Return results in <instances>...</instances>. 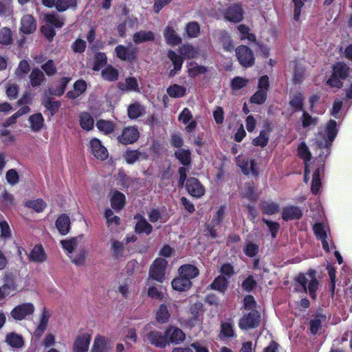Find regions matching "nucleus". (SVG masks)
I'll list each match as a JSON object with an SVG mask.
<instances>
[{
  "instance_id": "f257e3e1",
  "label": "nucleus",
  "mask_w": 352,
  "mask_h": 352,
  "mask_svg": "<svg viewBox=\"0 0 352 352\" xmlns=\"http://www.w3.org/2000/svg\"><path fill=\"white\" fill-rule=\"evenodd\" d=\"M82 243V236H78L60 242L63 248L67 252L71 261L78 266L85 265L86 258L89 254L88 250L81 248Z\"/></svg>"
},
{
  "instance_id": "f03ea898",
  "label": "nucleus",
  "mask_w": 352,
  "mask_h": 352,
  "mask_svg": "<svg viewBox=\"0 0 352 352\" xmlns=\"http://www.w3.org/2000/svg\"><path fill=\"white\" fill-rule=\"evenodd\" d=\"M297 282L302 286L304 292H307L308 291L312 298H316V291L318 287V282L315 276L314 271L299 274L297 277Z\"/></svg>"
},
{
  "instance_id": "7ed1b4c3",
  "label": "nucleus",
  "mask_w": 352,
  "mask_h": 352,
  "mask_svg": "<svg viewBox=\"0 0 352 352\" xmlns=\"http://www.w3.org/2000/svg\"><path fill=\"white\" fill-rule=\"evenodd\" d=\"M336 122L330 120L326 125L324 129L321 131L322 140H318L317 144L320 148H328L335 139L337 135Z\"/></svg>"
},
{
  "instance_id": "20e7f679",
  "label": "nucleus",
  "mask_w": 352,
  "mask_h": 352,
  "mask_svg": "<svg viewBox=\"0 0 352 352\" xmlns=\"http://www.w3.org/2000/svg\"><path fill=\"white\" fill-rule=\"evenodd\" d=\"M167 261L161 258H156L151 266L149 276L151 278L162 283L164 279Z\"/></svg>"
},
{
  "instance_id": "39448f33",
  "label": "nucleus",
  "mask_w": 352,
  "mask_h": 352,
  "mask_svg": "<svg viewBox=\"0 0 352 352\" xmlns=\"http://www.w3.org/2000/svg\"><path fill=\"white\" fill-rule=\"evenodd\" d=\"M34 306L32 303L25 302L15 307L10 312L12 318L16 320H22L33 314Z\"/></svg>"
},
{
  "instance_id": "423d86ee",
  "label": "nucleus",
  "mask_w": 352,
  "mask_h": 352,
  "mask_svg": "<svg viewBox=\"0 0 352 352\" xmlns=\"http://www.w3.org/2000/svg\"><path fill=\"white\" fill-rule=\"evenodd\" d=\"M235 52L238 60L241 65L248 67L254 64V58L253 53L247 46H239Z\"/></svg>"
},
{
  "instance_id": "0eeeda50",
  "label": "nucleus",
  "mask_w": 352,
  "mask_h": 352,
  "mask_svg": "<svg viewBox=\"0 0 352 352\" xmlns=\"http://www.w3.org/2000/svg\"><path fill=\"white\" fill-rule=\"evenodd\" d=\"M224 18L229 21L236 23L243 18V10L239 4L230 5L223 12Z\"/></svg>"
},
{
  "instance_id": "6e6552de",
  "label": "nucleus",
  "mask_w": 352,
  "mask_h": 352,
  "mask_svg": "<svg viewBox=\"0 0 352 352\" xmlns=\"http://www.w3.org/2000/svg\"><path fill=\"white\" fill-rule=\"evenodd\" d=\"M89 148L91 153L96 158L100 160H104L107 158L109 153L107 149L102 144L97 138H93L89 142Z\"/></svg>"
},
{
  "instance_id": "1a4fd4ad",
  "label": "nucleus",
  "mask_w": 352,
  "mask_h": 352,
  "mask_svg": "<svg viewBox=\"0 0 352 352\" xmlns=\"http://www.w3.org/2000/svg\"><path fill=\"white\" fill-rule=\"evenodd\" d=\"M139 138V132L135 127L129 126L123 129L122 135L118 137L119 142L129 144L135 142Z\"/></svg>"
},
{
  "instance_id": "9d476101",
  "label": "nucleus",
  "mask_w": 352,
  "mask_h": 352,
  "mask_svg": "<svg viewBox=\"0 0 352 352\" xmlns=\"http://www.w3.org/2000/svg\"><path fill=\"white\" fill-rule=\"evenodd\" d=\"M166 337L168 338V345L170 343L179 344L185 340V334L182 329L177 327L170 326L165 331Z\"/></svg>"
},
{
  "instance_id": "9b49d317",
  "label": "nucleus",
  "mask_w": 352,
  "mask_h": 352,
  "mask_svg": "<svg viewBox=\"0 0 352 352\" xmlns=\"http://www.w3.org/2000/svg\"><path fill=\"white\" fill-rule=\"evenodd\" d=\"M147 340L157 347L165 348L168 345V338L166 337V333L157 331H153L149 332L146 336Z\"/></svg>"
},
{
  "instance_id": "f8f14e48",
  "label": "nucleus",
  "mask_w": 352,
  "mask_h": 352,
  "mask_svg": "<svg viewBox=\"0 0 352 352\" xmlns=\"http://www.w3.org/2000/svg\"><path fill=\"white\" fill-rule=\"evenodd\" d=\"M236 164L241 167L242 171L245 175H251L256 176L258 175V170L254 160H248L243 157H238L236 159Z\"/></svg>"
},
{
  "instance_id": "ddd939ff",
  "label": "nucleus",
  "mask_w": 352,
  "mask_h": 352,
  "mask_svg": "<svg viewBox=\"0 0 352 352\" xmlns=\"http://www.w3.org/2000/svg\"><path fill=\"white\" fill-rule=\"evenodd\" d=\"M259 315L256 311H251L248 315L244 316L239 322L241 329H248L256 327L259 322Z\"/></svg>"
},
{
  "instance_id": "4468645a",
  "label": "nucleus",
  "mask_w": 352,
  "mask_h": 352,
  "mask_svg": "<svg viewBox=\"0 0 352 352\" xmlns=\"http://www.w3.org/2000/svg\"><path fill=\"white\" fill-rule=\"evenodd\" d=\"M19 291L16 281L10 277H7L3 285L0 287V298L14 296Z\"/></svg>"
},
{
  "instance_id": "2eb2a0df",
  "label": "nucleus",
  "mask_w": 352,
  "mask_h": 352,
  "mask_svg": "<svg viewBox=\"0 0 352 352\" xmlns=\"http://www.w3.org/2000/svg\"><path fill=\"white\" fill-rule=\"evenodd\" d=\"M186 188L190 195L196 197H201L205 192L204 188L199 181L194 177H190L187 179Z\"/></svg>"
},
{
  "instance_id": "dca6fc26",
  "label": "nucleus",
  "mask_w": 352,
  "mask_h": 352,
  "mask_svg": "<svg viewBox=\"0 0 352 352\" xmlns=\"http://www.w3.org/2000/svg\"><path fill=\"white\" fill-rule=\"evenodd\" d=\"M91 340L89 334L84 333L76 338L74 341L73 350L74 352H87Z\"/></svg>"
},
{
  "instance_id": "f3484780",
  "label": "nucleus",
  "mask_w": 352,
  "mask_h": 352,
  "mask_svg": "<svg viewBox=\"0 0 352 352\" xmlns=\"http://www.w3.org/2000/svg\"><path fill=\"white\" fill-rule=\"evenodd\" d=\"M175 307L173 303H168L167 305L162 304L156 311L155 318L158 322L165 323L167 322L170 317L169 309Z\"/></svg>"
},
{
  "instance_id": "a211bd4d",
  "label": "nucleus",
  "mask_w": 352,
  "mask_h": 352,
  "mask_svg": "<svg viewBox=\"0 0 352 352\" xmlns=\"http://www.w3.org/2000/svg\"><path fill=\"white\" fill-rule=\"evenodd\" d=\"M314 231L317 237L322 241L323 248L329 251V244L326 239L327 233L329 232V228L322 223H316L314 226Z\"/></svg>"
},
{
  "instance_id": "6ab92c4d",
  "label": "nucleus",
  "mask_w": 352,
  "mask_h": 352,
  "mask_svg": "<svg viewBox=\"0 0 352 352\" xmlns=\"http://www.w3.org/2000/svg\"><path fill=\"white\" fill-rule=\"evenodd\" d=\"M36 23L30 14L24 15L21 20V31L25 34H31L36 30Z\"/></svg>"
},
{
  "instance_id": "aec40b11",
  "label": "nucleus",
  "mask_w": 352,
  "mask_h": 352,
  "mask_svg": "<svg viewBox=\"0 0 352 352\" xmlns=\"http://www.w3.org/2000/svg\"><path fill=\"white\" fill-rule=\"evenodd\" d=\"M171 285L173 289L178 292H184L188 290L191 287L192 283L186 278L182 277L179 274L178 277L172 280Z\"/></svg>"
},
{
  "instance_id": "412c9836",
  "label": "nucleus",
  "mask_w": 352,
  "mask_h": 352,
  "mask_svg": "<svg viewBox=\"0 0 352 352\" xmlns=\"http://www.w3.org/2000/svg\"><path fill=\"white\" fill-rule=\"evenodd\" d=\"M115 52L117 56L121 60H131L134 58L135 56V49L121 45L116 47Z\"/></svg>"
},
{
  "instance_id": "4be33fe9",
  "label": "nucleus",
  "mask_w": 352,
  "mask_h": 352,
  "mask_svg": "<svg viewBox=\"0 0 352 352\" xmlns=\"http://www.w3.org/2000/svg\"><path fill=\"white\" fill-rule=\"evenodd\" d=\"M168 57L174 65V69L170 70L169 72V76L172 77L181 70L183 65V58L173 50L168 51Z\"/></svg>"
},
{
  "instance_id": "5701e85b",
  "label": "nucleus",
  "mask_w": 352,
  "mask_h": 352,
  "mask_svg": "<svg viewBox=\"0 0 352 352\" xmlns=\"http://www.w3.org/2000/svg\"><path fill=\"white\" fill-rule=\"evenodd\" d=\"M124 158L129 164H133L140 160H146L147 155L137 150H127L124 154Z\"/></svg>"
},
{
  "instance_id": "b1692460",
  "label": "nucleus",
  "mask_w": 352,
  "mask_h": 352,
  "mask_svg": "<svg viewBox=\"0 0 352 352\" xmlns=\"http://www.w3.org/2000/svg\"><path fill=\"white\" fill-rule=\"evenodd\" d=\"M302 215L301 210L296 206H287L283 208L282 217L288 221L294 219H300Z\"/></svg>"
},
{
  "instance_id": "393cba45",
  "label": "nucleus",
  "mask_w": 352,
  "mask_h": 352,
  "mask_svg": "<svg viewBox=\"0 0 352 352\" xmlns=\"http://www.w3.org/2000/svg\"><path fill=\"white\" fill-rule=\"evenodd\" d=\"M178 273L182 277L186 278L191 281L192 278L199 274V270L192 265H184L179 268Z\"/></svg>"
},
{
  "instance_id": "a878e982",
  "label": "nucleus",
  "mask_w": 352,
  "mask_h": 352,
  "mask_svg": "<svg viewBox=\"0 0 352 352\" xmlns=\"http://www.w3.org/2000/svg\"><path fill=\"white\" fill-rule=\"evenodd\" d=\"M118 88L124 91H135L138 92L139 85L137 80L133 77H129L125 79L124 82L118 83Z\"/></svg>"
},
{
  "instance_id": "bb28decb",
  "label": "nucleus",
  "mask_w": 352,
  "mask_h": 352,
  "mask_svg": "<svg viewBox=\"0 0 352 352\" xmlns=\"http://www.w3.org/2000/svg\"><path fill=\"white\" fill-rule=\"evenodd\" d=\"M56 226L61 234H67L70 228L69 217L65 214L60 215L56 221Z\"/></svg>"
},
{
  "instance_id": "cd10ccee",
  "label": "nucleus",
  "mask_w": 352,
  "mask_h": 352,
  "mask_svg": "<svg viewBox=\"0 0 352 352\" xmlns=\"http://www.w3.org/2000/svg\"><path fill=\"white\" fill-rule=\"evenodd\" d=\"M164 36L168 45L173 46L181 42V38L177 35L175 30L170 26H167L164 30Z\"/></svg>"
},
{
  "instance_id": "c85d7f7f",
  "label": "nucleus",
  "mask_w": 352,
  "mask_h": 352,
  "mask_svg": "<svg viewBox=\"0 0 352 352\" xmlns=\"http://www.w3.org/2000/svg\"><path fill=\"white\" fill-rule=\"evenodd\" d=\"M110 351L111 347L103 337L100 336L96 337L92 347V352H109Z\"/></svg>"
},
{
  "instance_id": "c756f323",
  "label": "nucleus",
  "mask_w": 352,
  "mask_h": 352,
  "mask_svg": "<svg viewBox=\"0 0 352 352\" xmlns=\"http://www.w3.org/2000/svg\"><path fill=\"white\" fill-rule=\"evenodd\" d=\"M228 285V280L226 276L220 275L217 276L214 281L211 283L210 287L212 289L217 290L221 293H224Z\"/></svg>"
},
{
  "instance_id": "7c9ffc66",
  "label": "nucleus",
  "mask_w": 352,
  "mask_h": 352,
  "mask_svg": "<svg viewBox=\"0 0 352 352\" xmlns=\"http://www.w3.org/2000/svg\"><path fill=\"white\" fill-rule=\"evenodd\" d=\"M29 258L33 262H43L46 259V256L43 247L35 245L30 253Z\"/></svg>"
},
{
  "instance_id": "2f4dec72",
  "label": "nucleus",
  "mask_w": 352,
  "mask_h": 352,
  "mask_svg": "<svg viewBox=\"0 0 352 352\" xmlns=\"http://www.w3.org/2000/svg\"><path fill=\"white\" fill-rule=\"evenodd\" d=\"M111 204L113 209L120 210L125 204V196L124 194L115 191L111 197Z\"/></svg>"
},
{
  "instance_id": "473e14b6",
  "label": "nucleus",
  "mask_w": 352,
  "mask_h": 352,
  "mask_svg": "<svg viewBox=\"0 0 352 352\" xmlns=\"http://www.w3.org/2000/svg\"><path fill=\"white\" fill-rule=\"evenodd\" d=\"M50 318V311H47L46 309H43L40 322L35 331V333L38 336H41L47 329Z\"/></svg>"
},
{
  "instance_id": "72a5a7b5",
  "label": "nucleus",
  "mask_w": 352,
  "mask_h": 352,
  "mask_svg": "<svg viewBox=\"0 0 352 352\" xmlns=\"http://www.w3.org/2000/svg\"><path fill=\"white\" fill-rule=\"evenodd\" d=\"M138 221L135 225V230L138 233H145L149 234L152 230V226L142 217H136Z\"/></svg>"
},
{
  "instance_id": "f704fd0d",
  "label": "nucleus",
  "mask_w": 352,
  "mask_h": 352,
  "mask_svg": "<svg viewBox=\"0 0 352 352\" xmlns=\"http://www.w3.org/2000/svg\"><path fill=\"white\" fill-rule=\"evenodd\" d=\"M155 38V34L151 31H140L133 34V40L135 43H141Z\"/></svg>"
},
{
  "instance_id": "c9c22d12",
  "label": "nucleus",
  "mask_w": 352,
  "mask_h": 352,
  "mask_svg": "<svg viewBox=\"0 0 352 352\" xmlns=\"http://www.w3.org/2000/svg\"><path fill=\"white\" fill-rule=\"evenodd\" d=\"M6 341L8 344L14 348H20L23 345L22 336L14 332H11L6 336Z\"/></svg>"
},
{
  "instance_id": "e433bc0d",
  "label": "nucleus",
  "mask_w": 352,
  "mask_h": 352,
  "mask_svg": "<svg viewBox=\"0 0 352 352\" xmlns=\"http://www.w3.org/2000/svg\"><path fill=\"white\" fill-rule=\"evenodd\" d=\"M87 84L84 80H77L74 85V91H69L67 95L68 98L74 99L85 91Z\"/></svg>"
},
{
  "instance_id": "4c0bfd02",
  "label": "nucleus",
  "mask_w": 352,
  "mask_h": 352,
  "mask_svg": "<svg viewBox=\"0 0 352 352\" xmlns=\"http://www.w3.org/2000/svg\"><path fill=\"white\" fill-rule=\"evenodd\" d=\"M29 78L32 87L41 85L45 80V76L43 72L37 68H34L32 70Z\"/></svg>"
},
{
  "instance_id": "58836bf2",
  "label": "nucleus",
  "mask_w": 352,
  "mask_h": 352,
  "mask_svg": "<svg viewBox=\"0 0 352 352\" xmlns=\"http://www.w3.org/2000/svg\"><path fill=\"white\" fill-rule=\"evenodd\" d=\"M349 72V68L344 63H337L333 66V73L341 79L346 78Z\"/></svg>"
},
{
  "instance_id": "ea45409f",
  "label": "nucleus",
  "mask_w": 352,
  "mask_h": 352,
  "mask_svg": "<svg viewBox=\"0 0 352 352\" xmlns=\"http://www.w3.org/2000/svg\"><path fill=\"white\" fill-rule=\"evenodd\" d=\"M29 122L32 131H38L43 126L44 119L41 113H36L30 116Z\"/></svg>"
},
{
  "instance_id": "a19ab883",
  "label": "nucleus",
  "mask_w": 352,
  "mask_h": 352,
  "mask_svg": "<svg viewBox=\"0 0 352 352\" xmlns=\"http://www.w3.org/2000/svg\"><path fill=\"white\" fill-rule=\"evenodd\" d=\"M167 93L171 98H180L186 95V89L183 86L174 84L167 89Z\"/></svg>"
},
{
  "instance_id": "79ce46f5",
  "label": "nucleus",
  "mask_w": 352,
  "mask_h": 352,
  "mask_svg": "<svg viewBox=\"0 0 352 352\" xmlns=\"http://www.w3.org/2000/svg\"><path fill=\"white\" fill-rule=\"evenodd\" d=\"M45 20L47 25H52L56 28H60L64 25V19L54 14L45 15Z\"/></svg>"
},
{
  "instance_id": "37998d69",
  "label": "nucleus",
  "mask_w": 352,
  "mask_h": 352,
  "mask_svg": "<svg viewBox=\"0 0 352 352\" xmlns=\"http://www.w3.org/2000/svg\"><path fill=\"white\" fill-rule=\"evenodd\" d=\"M144 113V108L138 102L131 104L128 108V115L130 118L135 119Z\"/></svg>"
},
{
  "instance_id": "c03bdc74",
  "label": "nucleus",
  "mask_w": 352,
  "mask_h": 352,
  "mask_svg": "<svg viewBox=\"0 0 352 352\" xmlns=\"http://www.w3.org/2000/svg\"><path fill=\"white\" fill-rule=\"evenodd\" d=\"M80 123L82 129L89 131L92 129L94 121L89 113L83 112L80 116Z\"/></svg>"
},
{
  "instance_id": "a18cd8bd",
  "label": "nucleus",
  "mask_w": 352,
  "mask_h": 352,
  "mask_svg": "<svg viewBox=\"0 0 352 352\" xmlns=\"http://www.w3.org/2000/svg\"><path fill=\"white\" fill-rule=\"evenodd\" d=\"M322 171V164L318 166L315 170L311 182V191L313 193L316 194L320 188V173Z\"/></svg>"
},
{
  "instance_id": "49530a36",
  "label": "nucleus",
  "mask_w": 352,
  "mask_h": 352,
  "mask_svg": "<svg viewBox=\"0 0 352 352\" xmlns=\"http://www.w3.org/2000/svg\"><path fill=\"white\" fill-rule=\"evenodd\" d=\"M175 155L183 165L188 166L190 164V153L188 150L179 148L175 151Z\"/></svg>"
},
{
  "instance_id": "de8ad7c7",
  "label": "nucleus",
  "mask_w": 352,
  "mask_h": 352,
  "mask_svg": "<svg viewBox=\"0 0 352 352\" xmlns=\"http://www.w3.org/2000/svg\"><path fill=\"white\" fill-rule=\"evenodd\" d=\"M206 72V67L204 66H200L195 62H190L188 65V75L191 77H195L198 75L203 74Z\"/></svg>"
},
{
  "instance_id": "09e8293b",
  "label": "nucleus",
  "mask_w": 352,
  "mask_h": 352,
  "mask_svg": "<svg viewBox=\"0 0 352 352\" xmlns=\"http://www.w3.org/2000/svg\"><path fill=\"white\" fill-rule=\"evenodd\" d=\"M237 29L241 34V40L243 41L247 39L249 41H255V36L250 32V30L248 26L241 24L237 27Z\"/></svg>"
},
{
  "instance_id": "8fccbe9b",
  "label": "nucleus",
  "mask_w": 352,
  "mask_h": 352,
  "mask_svg": "<svg viewBox=\"0 0 352 352\" xmlns=\"http://www.w3.org/2000/svg\"><path fill=\"white\" fill-rule=\"evenodd\" d=\"M102 76L104 80L115 81L118 79V72L112 66H108L106 69L102 70Z\"/></svg>"
},
{
  "instance_id": "3c124183",
  "label": "nucleus",
  "mask_w": 352,
  "mask_h": 352,
  "mask_svg": "<svg viewBox=\"0 0 352 352\" xmlns=\"http://www.w3.org/2000/svg\"><path fill=\"white\" fill-rule=\"evenodd\" d=\"M202 311V304L201 302H196L193 304L190 309V314L192 317L189 321L190 325H194L197 320L200 313Z\"/></svg>"
},
{
  "instance_id": "603ef678",
  "label": "nucleus",
  "mask_w": 352,
  "mask_h": 352,
  "mask_svg": "<svg viewBox=\"0 0 352 352\" xmlns=\"http://www.w3.org/2000/svg\"><path fill=\"white\" fill-rule=\"evenodd\" d=\"M261 208L263 212L267 214H274L279 210L278 204L273 201H263Z\"/></svg>"
},
{
  "instance_id": "864d4df0",
  "label": "nucleus",
  "mask_w": 352,
  "mask_h": 352,
  "mask_svg": "<svg viewBox=\"0 0 352 352\" xmlns=\"http://www.w3.org/2000/svg\"><path fill=\"white\" fill-rule=\"evenodd\" d=\"M76 6V0H57L56 1V8L59 12H63L70 8Z\"/></svg>"
},
{
  "instance_id": "5fc2aeb1",
  "label": "nucleus",
  "mask_w": 352,
  "mask_h": 352,
  "mask_svg": "<svg viewBox=\"0 0 352 352\" xmlns=\"http://www.w3.org/2000/svg\"><path fill=\"white\" fill-rule=\"evenodd\" d=\"M25 205L28 208H32L34 210H35L37 212H40L43 211L47 206V204H45V202L41 199H37L35 200L28 201L26 202Z\"/></svg>"
},
{
  "instance_id": "6e6d98bb",
  "label": "nucleus",
  "mask_w": 352,
  "mask_h": 352,
  "mask_svg": "<svg viewBox=\"0 0 352 352\" xmlns=\"http://www.w3.org/2000/svg\"><path fill=\"white\" fill-rule=\"evenodd\" d=\"M30 69L28 62L26 60H23L20 61L14 74L18 78H23L30 72Z\"/></svg>"
},
{
  "instance_id": "4d7b16f0",
  "label": "nucleus",
  "mask_w": 352,
  "mask_h": 352,
  "mask_svg": "<svg viewBox=\"0 0 352 352\" xmlns=\"http://www.w3.org/2000/svg\"><path fill=\"white\" fill-rule=\"evenodd\" d=\"M180 54L186 58H192L197 55V51L191 45H182L179 49Z\"/></svg>"
},
{
  "instance_id": "13d9d810",
  "label": "nucleus",
  "mask_w": 352,
  "mask_h": 352,
  "mask_svg": "<svg viewBox=\"0 0 352 352\" xmlns=\"http://www.w3.org/2000/svg\"><path fill=\"white\" fill-rule=\"evenodd\" d=\"M298 155L303 159L305 165L306 166V163H309L311 159V153L309 151L308 147L305 144V142H302L298 148Z\"/></svg>"
},
{
  "instance_id": "bf43d9fd",
  "label": "nucleus",
  "mask_w": 352,
  "mask_h": 352,
  "mask_svg": "<svg viewBox=\"0 0 352 352\" xmlns=\"http://www.w3.org/2000/svg\"><path fill=\"white\" fill-rule=\"evenodd\" d=\"M303 100V96L301 94L298 93L293 96L289 104L295 110L300 111L302 109Z\"/></svg>"
},
{
  "instance_id": "052dcab7",
  "label": "nucleus",
  "mask_w": 352,
  "mask_h": 352,
  "mask_svg": "<svg viewBox=\"0 0 352 352\" xmlns=\"http://www.w3.org/2000/svg\"><path fill=\"white\" fill-rule=\"evenodd\" d=\"M97 128L105 134L111 133L113 131V124L112 122L106 120H99L96 123Z\"/></svg>"
},
{
  "instance_id": "680f3d73",
  "label": "nucleus",
  "mask_w": 352,
  "mask_h": 352,
  "mask_svg": "<svg viewBox=\"0 0 352 352\" xmlns=\"http://www.w3.org/2000/svg\"><path fill=\"white\" fill-rule=\"evenodd\" d=\"M186 30L188 36L190 38L197 37L200 31L199 25L197 22H190L188 23Z\"/></svg>"
},
{
  "instance_id": "e2e57ef3",
  "label": "nucleus",
  "mask_w": 352,
  "mask_h": 352,
  "mask_svg": "<svg viewBox=\"0 0 352 352\" xmlns=\"http://www.w3.org/2000/svg\"><path fill=\"white\" fill-rule=\"evenodd\" d=\"M267 98V92L263 89H258L257 91L251 97L250 101L252 103L261 104H263Z\"/></svg>"
},
{
  "instance_id": "0e129e2a",
  "label": "nucleus",
  "mask_w": 352,
  "mask_h": 352,
  "mask_svg": "<svg viewBox=\"0 0 352 352\" xmlns=\"http://www.w3.org/2000/svg\"><path fill=\"white\" fill-rule=\"evenodd\" d=\"M6 94L10 100L16 98L19 93V86L14 83H7L6 87Z\"/></svg>"
},
{
  "instance_id": "69168bd1",
  "label": "nucleus",
  "mask_w": 352,
  "mask_h": 352,
  "mask_svg": "<svg viewBox=\"0 0 352 352\" xmlns=\"http://www.w3.org/2000/svg\"><path fill=\"white\" fill-rule=\"evenodd\" d=\"M268 140V133L265 131H261L259 136L253 140L252 143L254 146H260L263 147L267 145Z\"/></svg>"
},
{
  "instance_id": "338daca9",
  "label": "nucleus",
  "mask_w": 352,
  "mask_h": 352,
  "mask_svg": "<svg viewBox=\"0 0 352 352\" xmlns=\"http://www.w3.org/2000/svg\"><path fill=\"white\" fill-rule=\"evenodd\" d=\"M12 34L11 31L8 28H3L0 30V43L8 45L11 43Z\"/></svg>"
},
{
  "instance_id": "774afa93",
  "label": "nucleus",
  "mask_w": 352,
  "mask_h": 352,
  "mask_svg": "<svg viewBox=\"0 0 352 352\" xmlns=\"http://www.w3.org/2000/svg\"><path fill=\"white\" fill-rule=\"evenodd\" d=\"M6 178L8 184L12 186L16 184L19 181L18 173L14 169H10L7 171Z\"/></svg>"
}]
</instances>
